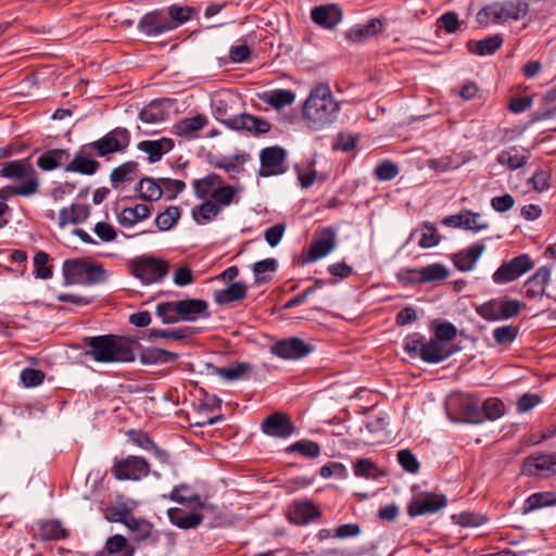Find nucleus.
<instances>
[{"label":"nucleus","mask_w":556,"mask_h":556,"mask_svg":"<svg viewBox=\"0 0 556 556\" xmlns=\"http://www.w3.org/2000/svg\"><path fill=\"white\" fill-rule=\"evenodd\" d=\"M135 336L102 334L87 337L85 355L97 363H131L136 359V348H141Z\"/></svg>","instance_id":"f257e3e1"},{"label":"nucleus","mask_w":556,"mask_h":556,"mask_svg":"<svg viewBox=\"0 0 556 556\" xmlns=\"http://www.w3.org/2000/svg\"><path fill=\"white\" fill-rule=\"evenodd\" d=\"M340 111L330 87L320 84L315 87L303 104V118L313 130H321L331 125Z\"/></svg>","instance_id":"f03ea898"},{"label":"nucleus","mask_w":556,"mask_h":556,"mask_svg":"<svg viewBox=\"0 0 556 556\" xmlns=\"http://www.w3.org/2000/svg\"><path fill=\"white\" fill-rule=\"evenodd\" d=\"M447 417H478L480 410L483 417H503L505 404L497 397H489L480 404V400L473 394L457 393L446 400Z\"/></svg>","instance_id":"7ed1b4c3"},{"label":"nucleus","mask_w":556,"mask_h":556,"mask_svg":"<svg viewBox=\"0 0 556 556\" xmlns=\"http://www.w3.org/2000/svg\"><path fill=\"white\" fill-rule=\"evenodd\" d=\"M30 157L7 162L0 169V176L21 181L11 189V194L31 197L39 191L38 174L30 163Z\"/></svg>","instance_id":"20e7f679"},{"label":"nucleus","mask_w":556,"mask_h":556,"mask_svg":"<svg viewBox=\"0 0 556 556\" xmlns=\"http://www.w3.org/2000/svg\"><path fill=\"white\" fill-rule=\"evenodd\" d=\"M213 113L219 123L235 131H247L254 136H260L270 130V124L262 117L248 113L228 114V105L222 100L214 103Z\"/></svg>","instance_id":"39448f33"},{"label":"nucleus","mask_w":556,"mask_h":556,"mask_svg":"<svg viewBox=\"0 0 556 556\" xmlns=\"http://www.w3.org/2000/svg\"><path fill=\"white\" fill-rule=\"evenodd\" d=\"M130 141V131L125 127H116L89 144L97 156L110 160L111 155L125 152Z\"/></svg>","instance_id":"423d86ee"},{"label":"nucleus","mask_w":556,"mask_h":556,"mask_svg":"<svg viewBox=\"0 0 556 556\" xmlns=\"http://www.w3.org/2000/svg\"><path fill=\"white\" fill-rule=\"evenodd\" d=\"M130 273L144 285L161 281L168 274V264L154 256H139L129 262Z\"/></svg>","instance_id":"0eeeda50"},{"label":"nucleus","mask_w":556,"mask_h":556,"mask_svg":"<svg viewBox=\"0 0 556 556\" xmlns=\"http://www.w3.org/2000/svg\"><path fill=\"white\" fill-rule=\"evenodd\" d=\"M525 304L516 299H492L476 307L477 314L488 321L505 320L520 314Z\"/></svg>","instance_id":"6e6552de"},{"label":"nucleus","mask_w":556,"mask_h":556,"mask_svg":"<svg viewBox=\"0 0 556 556\" xmlns=\"http://www.w3.org/2000/svg\"><path fill=\"white\" fill-rule=\"evenodd\" d=\"M534 267V261L529 254H519L508 262H503L495 270L492 279L497 285H504L517 280Z\"/></svg>","instance_id":"1a4fd4ad"},{"label":"nucleus","mask_w":556,"mask_h":556,"mask_svg":"<svg viewBox=\"0 0 556 556\" xmlns=\"http://www.w3.org/2000/svg\"><path fill=\"white\" fill-rule=\"evenodd\" d=\"M96 152L89 143L83 144L75 152L74 157L67 161L63 167L66 173H78L85 176L94 175L101 167V164L96 160Z\"/></svg>","instance_id":"9d476101"},{"label":"nucleus","mask_w":556,"mask_h":556,"mask_svg":"<svg viewBox=\"0 0 556 556\" xmlns=\"http://www.w3.org/2000/svg\"><path fill=\"white\" fill-rule=\"evenodd\" d=\"M447 505V498L444 494L431 492H420L413 496L407 506V514L410 517L432 515Z\"/></svg>","instance_id":"9b49d317"},{"label":"nucleus","mask_w":556,"mask_h":556,"mask_svg":"<svg viewBox=\"0 0 556 556\" xmlns=\"http://www.w3.org/2000/svg\"><path fill=\"white\" fill-rule=\"evenodd\" d=\"M287 152L279 146L264 148L260 153L261 167L258 175L262 177L277 176L286 172L285 161Z\"/></svg>","instance_id":"f8f14e48"},{"label":"nucleus","mask_w":556,"mask_h":556,"mask_svg":"<svg viewBox=\"0 0 556 556\" xmlns=\"http://www.w3.org/2000/svg\"><path fill=\"white\" fill-rule=\"evenodd\" d=\"M314 348L299 337L278 340L270 346V352L283 359H299L308 355Z\"/></svg>","instance_id":"ddd939ff"},{"label":"nucleus","mask_w":556,"mask_h":556,"mask_svg":"<svg viewBox=\"0 0 556 556\" xmlns=\"http://www.w3.org/2000/svg\"><path fill=\"white\" fill-rule=\"evenodd\" d=\"M137 28L148 37H156L175 29L176 25L162 11L154 10L146 13L139 20Z\"/></svg>","instance_id":"4468645a"},{"label":"nucleus","mask_w":556,"mask_h":556,"mask_svg":"<svg viewBox=\"0 0 556 556\" xmlns=\"http://www.w3.org/2000/svg\"><path fill=\"white\" fill-rule=\"evenodd\" d=\"M149 470L148 462L138 456H128L113 467V473L117 480H139L148 476Z\"/></svg>","instance_id":"2eb2a0df"},{"label":"nucleus","mask_w":556,"mask_h":556,"mask_svg":"<svg viewBox=\"0 0 556 556\" xmlns=\"http://www.w3.org/2000/svg\"><path fill=\"white\" fill-rule=\"evenodd\" d=\"M522 472L535 477L556 475V453L528 456L523 462Z\"/></svg>","instance_id":"dca6fc26"},{"label":"nucleus","mask_w":556,"mask_h":556,"mask_svg":"<svg viewBox=\"0 0 556 556\" xmlns=\"http://www.w3.org/2000/svg\"><path fill=\"white\" fill-rule=\"evenodd\" d=\"M336 247V231L332 227L321 229L319 237L308 248L304 263H312L327 256Z\"/></svg>","instance_id":"f3484780"},{"label":"nucleus","mask_w":556,"mask_h":556,"mask_svg":"<svg viewBox=\"0 0 556 556\" xmlns=\"http://www.w3.org/2000/svg\"><path fill=\"white\" fill-rule=\"evenodd\" d=\"M495 4H497L495 24L521 20L530 10L529 2L526 0H507L495 2Z\"/></svg>","instance_id":"a211bd4d"},{"label":"nucleus","mask_w":556,"mask_h":556,"mask_svg":"<svg viewBox=\"0 0 556 556\" xmlns=\"http://www.w3.org/2000/svg\"><path fill=\"white\" fill-rule=\"evenodd\" d=\"M552 277V268L548 266L539 267L523 283V293L526 298L533 300L545 295L546 286Z\"/></svg>","instance_id":"6ab92c4d"},{"label":"nucleus","mask_w":556,"mask_h":556,"mask_svg":"<svg viewBox=\"0 0 556 556\" xmlns=\"http://www.w3.org/2000/svg\"><path fill=\"white\" fill-rule=\"evenodd\" d=\"M343 17L342 9L337 4H324L312 9L311 18L318 26L332 29Z\"/></svg>","instance_id":"aec40b11"},{"label":"nucleus","mask_w":556,"mask_h":556,"mask_svg":"<svg viewBox=\"0 0 556 556\" xmlns=\"http://www.w3.org/2000/svg\"><path fill=\"white\" fill-rule=\"evenodd\" d=\"M178 302L180 321H195L199 318H208V304L202 299H186Z\"/></svg>","instance_id":"412c9836"},{"label":"nucleus","mask_w":556,"mask_h":556,"mask_svg":"<svg viewBox=\"0 0 556 556\" xmlns=\"http://www.w3.org/2000/svg\"><path fill=\"white\" fill-rule=\"evenodd\" d=\"M71 159L70 151L67 149L54 148L49 149L41 153L37 159V166L43 172H51L58 167L67 164Z\"/></svg>","instance_id":"4be33fe9"},{"label":"nucleus","mask_w":556,"mask_h":556,"mask_svg":"<svg viewBox=\"0 0 556 556\" xmlns=\"http://www.w3.org/2000/svg\"><path fill=\"white\" fill-rule=\"evenodd\" d=\"M174 141L169 138H161L157 140L140 141L137 148L148 154L150 163L159 162L162 156L174 148Z\"/></svg>","instance_id":"5701e85b"},{"label":"nucleus","mask_w":556,"mask_h":556,"mask_svg":"<svg viewBox=\"0 0 556 556\" xmlns=\"http://www.w3.org/2000/svg\"><path fill=\"white\" fill-rule=\"evenodd\" d=\"M207 375L220 376L226 381H236L242 379L244 375L252 370V365L249 363H238L231 367H217L211 363H205Z\"/></svg>","instance_id":"b1692460"},{"label":"nucleus","mask_w":556,"mask_h":556,"mask_svg":"<svg viewBox=\"0 0 556 556\" xmlns=\"http://www.w3.org/2000/svg\"><path fill=\"white\" fill-rule=\"evenodd\" d=\"M86 261L80 258H71L64 261L62 265L63 285H77L85 282Z\"/></svg>","instance_id":"393cba45"},{"label":"nucleus","mask_w":556,"mask_h":556,"mask_svg":"<svg viewBox=\"0 0 556 556\" xmlns=\"http://www.w3.org/2000/svg\"><path fill=\"white\" fill-rule=\"evenodd\" d=\"M453 353L454 351L447 350L443 343L431 339L430 341L425 342L422 349L420 350L419 357L425 363L438 364L448 358Z\"/></svg>","instance_id":"a878e982"},{"label":"nucleus","mask_w":556,"mask_h":556,"mask_svg":"<svg viewBox=\"0 0 556 556\" xmlns=\"http://www.w3.org/2000/svg\"><path fill=\"white\" fill-rule=\"evenodd\" d=\"M90 214V206L80 203H73L68 207H63L59 213V226L65 227L67 224L84 223Z\"/></svg>","instance_id":"bb28decb"},{"label":"nucleus","mask_w":556,"mask_h":556,"mask_svg":"<svg viewBox=\"0 0 556 556\" xmlns=\"http://www.w3.org/2000/svg\"><path fill=\"white\" fill-rule=\"evenodd\" d=\"M152 207L147 204H136L134 207H126L117 214V222L124 228H130L138 222L147 219Z\"/></svg>","instance_id":"cd10ccee"},{"label":"nucleus","mask_w":556,"mask_h":556,"mask_svg":"<svg viewBox=\"0 0 556 556\" xmlns=\"http://www.w3.org/2000/svg\"><path fill=\"white\" fill-rule=\"evenodd\" d=\"M248 287L240 281L232 282L225 289L214 292V301L218 305H227L231 302L240 301L247 298Z\"/></svg>","instance_id":"c85d7f7f"},{"label":"nucleus","mask_w":556,"mask_h":556,"mask_svg":"<svg viewBox=\"0 0 556 556\" xmlns=\"http://www.w3.org/2000/svg\"><path fill=\"white\" fill-rule=\"evenodd\" d=\"M140 362L144 365L168 364L178 359L179 354L160 348H139Z\"/></svg>","instance_id":"c756f323"},{"label":"nucleus","mask_w":556,"mask_h":556,"mask_svg":"<svg viewBox=\"0 0 556 556\" xmlns=\"http://www.w3.org/2000/svg\"><path fill=\"white\" fill-rule=\"evenodd\" d=\"M207 123L208 119L203 114H198L194 117H186L174 125V132L180 137L194 138V134L204 128Z\"/></svg>","instance_id":"7c9ffc66"},{"label":"nucleus","mask_w":556,"mask_h":556,"mask_svg":"<svg viewBox=\"0 0 556 556\" xmlns=\"http://www.w3.org/2000/svg\"><path fill=\"white\" fill-rule=\"evenodd\" d=\"M503 42V36L501 34H496L477 41L469 40L467 42V48L471 53L488 55L495 53L502 47Z\"/></svg>","instance_id":"2f4dec72"},{"label":"nucleus","mask_w":556,"mask_h":556,"mask_svg":"<svg viewBox=\"0 0 556 556\" xmlns=\"http://www.w3.org/2000/svg\"><path fill=\"white\" fill-rule=\"evenodd\" d=\"M167 516L169 521L176 527L189 530L197 528L203 520V516L199 513L182 514L180 508H168Z\"/></svg>","instance_id":"473e14b6"},{"label":"nucleus","mask_w":556,"mask_h":556,"mask_svg":"<svg viewBox=\"0 0 556 556\" xmlns=\"http://www.w3.org/2000/svg\"><path fill=\"white\" fill-rule=\"evenodd\" d=\"M138 172L139 164L136 161H127L121 164L111 172L110 180L112 186L116 188L121 184L135 180L138 176Z\"/></svg>","instance_id":"72a5a7b5"},{"label":"nucleus","mask_w":556,"mask_h":556,"mask_svg":"<svg viewBox=\"0 0 556 556\" xmlns=\"http://www.w3.org/2000/svg\"><path fill=\"white\" fill-rule=\"evenodd\" d=\"M261 429L268 435L287 438L295 431V426L290 419H264Z\"/></svg>","instance_id":"f704fd0d"},{"label":"nucleus","mask_w":556,"mask_h":556,"mask_svg":"<svg viewBox=\"0 0 556 556\" xmlns=\"http://www.w3.org/2000/svg\"><path fill=\"white\" fill-rule=\"evenodd\" d=\"M136 191L139 192V197L142 200L151 202L160 200L163 195V187L161 186L160 178H141L136 186Z\"/></svg>","instance_id":"c9c22d12"},{"label":"nucleus","mask_w":556,"mask_h":556,"mask_svg":"<svg viewBox=\"0 0 556 556\" xmlns=\"http://www.w3.org/2000/svg\"><path fill=\"white\" fill-rule=\"evenodd\" d=\"M529 160L528 153H521L518 147H510L497 155V162L507 166L510 170L523 167Z\"/></svg>","instance_id":"e433bc0d"},{"label":"nucleus","mask_w":556,"mask_h":556,"mask_svg":"<svg viewBox=\"0 0 556 556\" xmlns=\"http://www.w3.org/2000/svg\"><path fill=\"white\" fill-rule=\"evenodd\" d=\"M556 505V493L546 491V492H536L531 494L525 504L523 513L527 514L529 511L540 509L547 506Z\"/></svg>","instance_id":"4c0bfd02"},{"label":"nucleus","mask_w":556,"mask_h":556,"mask_svg":"<svg viewBox=\"0 0 556 556\" xmlns=\"http://www.w3.org/2000/svg\"><path fill=\"white\" fill-rule=\"evenodd\" d=\"M191 336V331L189 328H177V329H149L147 334L142 338L149 341H153L155 339H170L175 341H181Z\"/></svg>","instance_id":"58836bf2"},{"label":"nucleus","mask_w":556,"mask_h":556,"mask_svg":"<svg viewBox=\"0 0 556 556\" xmlns=\"http://www.w3.org/2000/svg\"><path fill=\"white\" fill-rule=\"evenodd\" d=\"M223 178L215 173H211L201 179H195L193 182L194 194L199 199H205L215 186L223 185Z\"/></svg>","instance_id":"ea45409f"},{"label":"nucleus","mask_w":556,"mask_h":556,"mask_svg":"<svg viewBox=\"0 0 556 556\" xmlns=\"http://www.w3.org/2000/svg\"><path fill=\"white\" fill-rule=\"evenodd\" d=\"M190 488L187 484H180L175 486L168 498L179 504H197L200 508H205V504L201 501L199 494H189Z\"/></svg>","instance_id":"a19ab883"},{"label":"nucleus","mask_w":556,"mask_h":556,"mask_svg":"<svg viewBox=\"0 0 556 556\" xmlns=\"http://www.w3.org/2000/svg\"><path fill=\"white\" fill-rule=\"evenodd\" d=\"M220 212V206L213 201L205 200L201 205L192 210V217L198 224L211 222Z\"/></svg>","instance_id":"79ce46f5"},{"label":"nucleus","mask_w":556,"mask_h":556,"mask_svg":"<svg viewBox=\"0 0 556 556\" xmlns=\"http://www.w3.org/2000/svg\"><path fill=\"white\" fill-rule=\"evenodd\" d=\"M420 279L419 281L421 283H429V282H435L444 280L448 277V269L445 267V265L441 263H433L427 266H424L420 268Z\"/></svg>","instance_id":"37998d69"},{"label":"nucleus","mask_w":556,"mask_h":556,"mask_svg":"<svg viewBox=\"0 0 556 556\" xmlns=\"http://www.w3.org/2000/svg\"><path fill=\"white\" fill-rule=\"evenodd\" d=\"M181 216V210L178 206H168L164 212L157 214L154 223L160 231L172 229Z\"/></svg>","instance_id":"c03bdc74"},{"label":"nucleus","mask_w":556,"mask_h":556,"mask_svg":"<svg viewBox=\"0 0 556 556\" xmlns=\"http://www.w3.org/2000/svg\"><path fill=\"white\" fill-rule=\"evenodd\" d=\"M177 306V301L161 302L155 307V314L165 325L179 323L180 318Z\"/></svg>","instance_id":"a18cd8bd"},{"label":"nucleus","mask_w":556,"mask_h":556,"mask_svg":"<svg viewBox=\"0 0 556 556\" xmlns=\"http://www.w3.org/2000/svg\"><path fill=\"white\" fill-rule=\"evenodd\" d=\"M293 513L302 523H308L320 516L319 508L311 501L295 502Z\"/></svg>","instance_id":"49530a36"},{"label":"nucleus","mask_w":556,"mask_h":556,"mask_svg":"<svg viewBox=\"0 0 556 556\" xmlns=\"http://www.w3.org/2000/svg\"><path fill=\"white\" fill-rule=\"evenodd\" d=\"M166 115V112L157 100H153L139 112L140 121L147 124L163 122Z\"/></svg>","instance_id":"de8ad7c7"},{"label":"nucleus","mask_w":556,"mask_h":556,"mask_svg":"<svg viewBox=\"0 0 556 556\" xmlns=\"http://www.w3.org/2000/svg\"><path fill=\"white\" fill-rule=\"evenodd\" d=\"M295 100V93L289 89H275L269 92L266 98V103L276 110H280L290 105Z\"/></svg>","instance_id":"09e8293b"},{"label":"nucleus","mask_w":556,"mask_h":556,"mask_svg":"<svg viewBox=\"0 0 556 556\" xmlns=\"http://www.w3.org/2000/svg\"><path fill=\"white\" fill-rule=\"evenodd\" d=\"M440 241L441 236L439 235L437 227L430 222H425L421 225L418 245L421 249H430L438 245Z\"/></svg>","instance_id":"8fccbe9b"},{"label":"nucleus","mask_w":556,"mask_h":556,"mask_svg":"<svg viewBox=\"0 0 556 556\" xmlns=\"http://www.w3.org/2000/svg\"><path fill=\"white\" fill-rule=\"evenodd\" d=\"M287 453H299L306 458H316L320 454V445L311 440H300L286 448Z\"/></svg>","instance_id":"3c124183"},{"label":"nucleus","mask_w":556,"mask_h":556,"mask_svg":"<svg viewBox=\"0 0 556 556\" xmlns=\"http://www.w3.org/2000/svg\"><path fill=\"white\" fill-rule=\"evenodd\" d=\"M50 255L45 251H38L34 256V274L38 279L47 280L52 278V266L48 265Z\"/></svg>","instance_id":"603ef678"},{"label":"nucleus","mask_w":556,"mask_h":556,"mask_svg":"<svg viewBox=\"0 0 556 556\" xmlns=\"http://www.w3.org/2000/svg\"><path fill=\"white\" fill-rule=\"evenodd\" d=\"M278 268V263L275 258H265L253 264V273L255 276V283H267L270 277L264 276L265 273H275Z\"/></svg>","instance_id":"864d4df0"},{"label":"nucleus","mask_w":556,"mask_h":556,"mask_svg":"<svg viewBox=\"0 0 556 556\" xmlns=\"http://www.w3.org/2000/svg\"><path fill=\"white\" fill-rule=\"evenodd\" d=\"M40 534L43 540H62L68 536V532L58 520L46 521L40 528Z\"/></svg>","instance_id":"5fc2aeb1"},{"label":"nucleus","mask_w":556,"mask_h":556,"mask_svg":"<svg viewBox=\"0 0 556 556\" xmlns=\"http://www.w3.org/2000/svg\"><path fill=\"white\" fill-rule=\"evenodd\" d=\"M479 213H475L470 210H463L462 211V229L465 230H471L473 232H478L481 230H485L489 228L488 222H479L480 218Z\"/></svg>","instance_id":"6e6d98bb"},{"label":"nucleus","mask_w":556,"mask_h":556,"mask_svg":"<svg viewBox=\"0 0 556 556\" xmlns=\"http://www.w3.org/2000/svg\"><path fill=\"white\" fill-rule=\"evenodd\" d=\"M519 333V327L514 325H505L493 330V338L496 344H510L516 340Z\"/></svg>","instance_id":"4d7b16f0"},{"label":"nucleus","mask_w":556,"mask_h":556,"mask_svg":"<svg viewBox=\"0 0 556 556\" xmlns=\"http://www.w3.org/2000/svg\"><path fill=\"white\" fill-rule=\"evenodd\" d=\"M105 549L110 554L125 552V556H132L135 552V548L129 546L127 540L121 534L110 536L105 542Z\"/></svg>","instance_id":"13d9d810"},{"label":"nucleus","mask_w":556,"mask_h":556,"mask_svg":"<svg viewBox=\"0 0 556 556\" xmlns=\"http://www.w3.org/2000/svg\"><path fill=\"white\" fill-rule=\"evenodd\" d=\"M161 186L163 187V194L167 201H172L186 189V184L180 179L160 178Z\"/></svg>","instance_id":"bf43d9fd"},{"label":"nucleus","mask_w":556,"mask_h":556,"mask_svg":"<svg viewBox=\"0 0 556 556\" xmlns=\"http://www.w3.org/2000/svg\"><path fill=\"white\" fill-rule=\"evenodd\" d=\"M374 173L378 180L389 181L394 179L399 175L400 169L394 162L390 160H384L375 167Z\"/></svg>","instance_id":"052dcab7"},{"label":"nucleus","mask_w":556,"mask_h":556,"mask_svg":"<svg viewBox=\"0 0 556 556\" xmlns=\"http://www.w3.org/2000/svg\"><path fill=\"white\" fill-rule=\"evenodd\" d=\"M193 13H195L194 8L173 4L168 8V20L173 21L177 28L179 25L188 22Z\"/></svg>","instance_id":"680f3d73"},{"label":"nucleus","mask_w":556,"mask_h":556,"mask_svg":"<svg viewBox=\"0 0 556 556\" xmlns=\"http://www.w3.org/2000/svg\"><path fill=\"white\" fill-rule=\"evenodd\" d=\"M211 195L214 200V203L218 204L219 206H228L235 200L236 190L230 185H219V187L216 188Z\"/></svg>","instance_id":"e2e57ef3"},{"label":"nucleus","mask_w":556,"mask_h":556,"mask_svg":"<svg viewBox=\"0 0 556 556\" xmlns=\"http://www.w3.org/2000/svg\"><path fill=\"white\" fill-rule=\"evenodd\" d=\"M425 342V337L418 332H415L408 334L404 339L403 349L412 357L420 356V350L422 349Z\"/></svg>","instance_id":"0e129e2a"},{"label":"nucleus","mask_w":556,"mask_h":556,"mask_svg":"<svg viewBox=\"0 0 556 556\" xmlns=\"http://www.w3.org/2000/svg\"><path fill=\"white\" fill-rule=\"evenodd\" d=\"M45 372L40 369L27 367L21 371V381L26 388H34L45 380Z\"/></svg>","instance_id":"69168bd1"},{"label":"nucleus","mask_w":556,"mask_h":556,"mask_svg":"<svg viewBox=\"0 0 556 556\" xmlns=\"http://www.w3.org/2000/svg\"><path fill=\"white\" fill-rule=\"evenodd\" d=\"M125 526L132 532L138 533V539L143 540L148 538L152 530V525L144 519H138L130 516Z\"/></svg>","instance_id":"338daca9"},{"label":"nucleus","mask_w":556,"mask_h":556,"mask_svg":"<svg viewBox=\"0 0 556 556\" xmlns=\"http://www.w3.org/2000/svg\"><path fill=\"white\" fill-rule=\"evenodd\" d=\"M397 460L400 465L410 473H416L419 470V462L409 450H401L397 453Z\"/></svg>","instance_id":"774afa93"}]
</instances>
